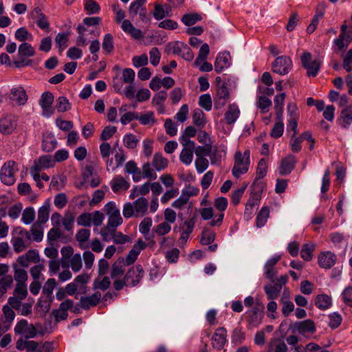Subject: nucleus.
<instances>
[{"instance_id": "34", "label": "nucleus", "mask_w": 352, "mask_h": 352, "mask_svg": "<svg viewBox=\"0 0 352 352\" xmlns=\"http://www.w3.org/2000/svg\"><path fill=\"white\" fill-rule=\"evenodd\" d=\"M172 9L169 5L165 4L162 6L158 3L155 4L153 17L160 21L166 16H170L171 15Z\"/></svg>"}, {"instance_id": "6", "label": "nucleus", "mask_w": 352, "mask_h": 352, "mask_svg": "<svg viewBox=\"0 0 352 352\" xmlns=\"http://www.w3.org/2000/svg\"><path fill=\"white\" fill-rule=\"evenodd\" d=\"M18 170L17 165L14 161L4 164L0 172V179L6 185H12L15 181V173Z\"/></svg>"}, {"instance_id": "24", "label": "nucleus", "mask_w": 352, "mask_h": 352, "mask_svg": "<svg viewBox=\"0 0 352 352\" xmlns=\"http://www.w3.org/2000/svg\"><path fill=\"white\" fill-rule=\"evenodd\" d=\"M280 259V256L279 255L270 258L267 261L264 266L265 276L273 283L275 282V278L277 274L274 267Z\"/></svg>"}, {"instance_id": "59", "label": "nucleus", "mask_w": 352, "mask_h": 352, "mask_svg": "<svg viewBox=\"0 0 352 352\" xmlns=\"http://www.w3.org/2000/svg\"><path fill=\"white\" fill-rule=\"evenodd\" d=\"M89 280V276L85 274L78 275L75 279L74 280V282L77 285V287L79 288V292L80 293H85L86 292V287L85 285Z\"/></svg>"}, {"instance_id": "49", "label": "nucleus", "mask_w": 352, "mask_h": 352, "mask_svg": "<svg viewBox=\"0 0 352 352\" xmlns=\"http://www.w3.org/2000/svg\"><path fill=\"white\" fill-rule=\"evenodd\" d=\"M285 99V94H278L274 98V108L276 111L277 118L283 117V104Z\"/></svg>"}, {"instance_id": "64", "label": "nucleus", "mask_w": 352, "mask_h": 352, "mask_svg": "<svg viewBox=\"0 0 352 352\" xmlns=\"http://www.w3.org/2000/svg\"><path fill=\"white\" fill-rule=\"evenodd\" d=\"M342 299L346 306L352 307V286H348L343 290Z\"/></svg>"}, {"instance_id": "28", "label": "nucleus", "mask_w": 352, "mask_h": 352, "mask_svg": "<svg viewBox=\"0 0 352 352\" xmlns=\"http://www.w3.org/2000/svg\"><path fill=\"white\" fill-rule=\"evenodd\" d=\"M15 285H27L28 275L27 271L17 264L12 265Z\"/></svg>"}, {"instance_id": "20", "label": "nucleus", "mask_w": 352, "mask_h": 352, "mask_svg": "<svg viewBox=\"0 0 352 352\" xmlns=\"http://www.w3.org/2000/svg\"><path fill=\"white\" fill-rule=\"evenodd\" d=\"M212 346L218 350L221 349L227 342V331L224 327H219L212 337Z\"/></svg>"}, {"instance_id": "22", "label": "nucleus", "mask_w": 352, "mask_h": 352, "mask_svg": "<svg viewBox=\"0 0 352 352\" xmlns=\"http://www.w3.org/2000/svg\"><path fill=\"white\" fill-rule=\"evenodd\" d=\"M296 163V157L292 155H289L280 162L278 172L280 175H289L294 168Z\"/></svg>"}, {"instance_id": "41", "label": "nucleus", "mask_w": 352, "mask_h": 352, "mask_svg": "<svg viewBox=\"0 0 352 352\" xmlns=\"http://www.w3.org/2000/svg\"><path fill=\"white\" fill-rule=\"evenodd\" d=\"M130 186V184L122 177H116L111 181V189L114 192L120 190H126Z\"/></svg>"}, {"instance_id": "5", "label": "nucleus", "mask_w": 352, "mask_h": 352, "mask_svg": "<svg viewBox=\"0 0 352 352\" xmlns=\"http://www.w3.org/2000/svg\"><path fill=\"white\" fill-rule=\"evenodd\" d=\"M179 141L183 146L179 155V160L184 164L188 166L193 160L195 142L185 137H180Z\"/></svg>"}, {"instance_id": "43", "label": "nucleus", "mask_w": 352, "mask_h": 352, "mask_svg": "<svg viewBox=\"0 0 352 352\" xmlns=\"http://www.w3.org/2000/svg\"><path fill=\"white\" fill-rule=\"evenodd\" d=\"M153 225V221L151 217H144L139 225V231L147 240L150 239V230Z\"/></svg>"}, {"instance_id": "17", "label": "nucleus", "mask_w": 352, "mask_h": 352, "mask_svg": "<svg viewBox=\"0 0 352 352\" xmlns=\"http://www.w3.org/2000/svg\"><path fill=\"white\" fill-rule=\"evenodd\" d=\"M74 302L72 299L67 298L63 300L59 305L58 308L53 310L52 315L56 321L66 320L68 316L67 311L74 307Z\"/></svg>"}, {"instance_id": "57", "label": "nucleus", "mask_w": 352, "mask_h": 352, "mask_svg": "<svg viewBox=\"0 0 352 352\" xmlns=\"http://www.w3.org/2000/svg\"><path fill=\"white\" fill-rule=\"evenodd\" d=\"M111 281L109 277L100 276L94 280V287L101 290H105L109 287Z\"/></svg>"}, {"instance_id": "18", "label": "nucleus", "mask_w": 352, "mask_h": 352, "mask_svg": "<svg viewBox=\"0 0 352 352\" xmlns=\"http://www.w3.org/2000/svg\"><path fill=\"white\" fill-rule=\"evenodd\" d=\"M55 166V161L52 155H43L34 160L31 170L40 172L42 170L52 168Z\"/></svg>"}, {"instance_id": "25", "label": "nucleus", "mask_w": 352, "mask_h": 352, "mask_svg": "<svg viewBox=\"0 0 352 352\" xmlns=\"http://www.w3.org/2000/svg\"><path fill=\"white\" fill-rule=\"evenodd\" d=\"M10 99L18 105H23L27 102L28 96L23 87L17 86L11 89Z\"/></svg>"}, {"instance_id": "55", "label": "nucleus", "mask_w": 352, "mask_h": 352, "mask_svg": "<svg viewBox=\"0 0 352 352\" xmlns=\"http://www.w3.org/2000/svg\"><path fill=\"white\" fill-rule=\"evenodd\" d=\"M264 290L269 300H274L278 297L280 288L277 285L269 284L264 287Z\"/></svg>"}, {"instance_id": "13", "label": "nucleus", "mask_w": 352, "mask_h": 352, "mask_svg": "<svg viewBox=\"0 0 352 352\" xmlns=\"http://www.w3.org/2000/svg\"><path fill=\"white\" fill-rule=\"evenodd\" d=\"M144 270L140 265H136L130 268L125 275L126 285L135 286L142 278Z\"/></svg>"}, {"instance_id": "52", "label": "nucleus", "mask_w": 352, "mask_h": 352, "mask_svg": "<svg viewBox=\"0 0 352 352\" xmlns=\"http://www.w3.org/2000/svg\"><path fill=\"white\" fill-rule=\"evenodd\" d=\"M56 282L54 278H49L45 283L42 289V294L47 298H52V294L54 288L56 287Z\"/></svg>"}, {"instance_id": "42", "label": "nucleus", "mask_w": 352, "mask_h": 352, "mask_svg": "<svg viewBox=\"0 0 352 352\" xmlns=\"http://www.w3.org/2000/svg\"><path fill=\"white\" fill-rule=\"evenodd\" d=\"M168 164V160L162 156L161 153H157L154 155L152 165L156 171H161L165 169Z\"/></svg>"}, {"instance_id": "50", "label": "nucleus", "mask_w": 352, "mask_h": 352, "mask_svg": "<svg viewBox=\"0 0 352 352\" xmlns=\"http://www.w3.org/2000/svg\"><path fill=\"white\" fill-rule=\"evenodd\" d=\"M35 219V210L32 207H28L22 212L21 221L25 225L31 224Z\"/></svg>"}, {"instance_id": "39", "label": "nucleus", "mask_w": 352, "mask_h": 352, "mask_svg": "<svg viewBox=\"0 0 352 352\" xmlns=\"http://www.w3.org/2000/svg\"><path fill=\"white\" fill-rule=\"evenodd\" d=\"M50 204V201H45L42 206L38 208L37 223L42 225L45 223L49 219Z\"/></svg>"}, {"instance_id": "62", "label": "nucleus", "mask_w": 352, "mask_h": 352, "mask_svg": "<svg viewBox=\"0 0 352 352\" xmlns=\"http://www.w3.org/2000/svg\"><path fill=\"white\" fill-rule=\"evenodd\" d=\"M153 230L157 235L164 236L170 232L171 226L164 221L155 226Z\"/></svg>"}, {"instance_id": "35", "label": "nucleus", "mask_w": 352, "mask_h": 352, "mask_svg": "<svg viewBox=\"0 0 352 352\" xmlns=\"http://www.w3.org/2000/svg\"><path fill=\"white\" fill-rule=\"evenodd\" d=\"M227 147L224 144H221L217 147H214L212 151L209 153L211 163L216 164L220 162L221 159L226 155Z\"/></svg>"}, {"instance_id": "31", "label": "nucleus", "mask_w": 352, "mask_h": 352, "mask_svg": "<svg viewBox=\"0 0 352 352\" xmlns=\"http://www.w3.org/2000/svg\"><path fill=\"white\" fill-rule=\"evenodd\" d=\"M294 327L300 333H314L316 331L315 324L310 319L297 322L294 324Z\"/></svg>"}, {"instance_id": "21", "label": "nucleus", "mask_w": 352, "mask_h": 352, "mask_svg": "<svg viewBox=\"0 0 352 352\" xmlns=\"http://www.w3.org/2000/svg\"><path fill=\"white\" fill-rule=\"evenodd\" d=\"M146 246L147 245L144 241H143L142 239H138L126 256V263L127 265L133 264L138 258V256L141 251L144 250Z\"/></svg>"}, {"instance_id": "56", "label": "nucleus", "mask_w": 352, "mask_h": 352, "mask_svg": "<svg viewBox=\"0 0 352 352\" xmlns=\"http://www.w3.org/2000/svg\"><path fill=\"white\" fill-rule=\"evenodd\" d=\"M315 250L314 243L305 244L301 250L300 256L305 261H310L313 257V252Z\"/></svg>"}, {"instance_id": "12", "label": "nucleus", "mask_w": 352, "mask_h": 352, "mask_svg": "<svg viewBox=\"0 0 352 352\" xmlns=\"http://www.w3.org/2000/svg\"><path fill=\"white\" fill-rule=\"evenodd\" d=\"M14 332L16 334L23 336L25 338H32L36 336L37 331L33 324H28L25 319H21L17 322L14 327Z\"/></svg>"}, {"instance_id": "51", "label": "nucleus", "mask_w": 352, "mask_h": 352, "mask_svg": "<svg viewBox=\"0 0 352 352\" xmlns=\"http://www.w3.org/2000/svg\"><path fill=\"white\" fill-rule=\"evenodd\" d=\"M14 36L16 40L23 43L25 41H32L33 39L32 34L24 27L17 29L15 32Z\"/></svg>"}, {"instance_id": "23", "label": "nucleus", "mask_w": 352, "mask_h": 352, "mask_svg": "<svg viewBox=\"0 0 352 352\" xmlns=\"http://www.w3.org/2000/svg\"><path fill=\"white\" fill-rule=\"evenodd\" d=\"M230 55L228 52L219 53L214 62V69L217 73L222 72L230 65Z\"/></svg>"}, {"instance_id": "61", "label": "nucleus", "mask_w": 352, "mask_h": 352, "mask_svg": "<svg viewBox=\"0 0 352 352\" xmlns=\"http://www.w3.org/2000/svg\"><path fill=\"white\" fill-rule=\"evenodd\" d=\"M321 63L322 62L320 59H314L311 64L305 68L307 75L309 76H316L320 70Z\"/></svg>"}, {"instance_id": "37", "label": "nucleus", "mask_w": 352, "mask_h": 352, "mask_svg": "<svg viewBox=\"0 0 352 352\" xmlns=\"http://www.w3.org/2000/svg\"><path fill=\"white\" fill-rule=\"evenodd\" d=\"M315 305L321 310H327L332 306V298L325 294H318L316 297Z\"/></svg>"}, {"instance_id": "30", "label": "nucleus", "mask_w": 352, "mask_h": 352, "mask_svg": "<svg viewBox=\"0 0 352 352\" xmlns=\"http://www.w3.org/2000/svg\"><path fill=\"white\" fill-rule=\"evenodd\" d=\"M32 16L36 19V25L42 30L48 31L50 23L47 16L41 12V9L36 8L32 12Z\"/></svg>"}, {"instance_id": "16", "label": "nucleus", "mask_w": 352, "mask_h": 352, "mask_svg": "<svg viewBox=\"0 0 352 352\" xmlns=\"http://www.w3.org/2000/svg\"><path fill=\"white\" fill-rule=\"evenodd\" d=\"M229 96L230 94L227 85L225 83L219 85L214 99V108L217 109L223 108L228 102Z\"/></svg>"}, {"instance_id": "14", "label": "nucleus", "mask_w": 352, "mask_h": 352, "mask_svg": "<svg viewBox=\"0 0 352 352\" xmlns=\"http://www.w3.org/2000/svg\"><path fill=\"white\" fill-rule=\"evenodd\" d=\"M352 41V27H349L346 24L341 26L340 34L338 38L334 40V43L340 50L346 47Z\"/></svg>"}, {"instance_id": "2", "label": "nucleus", "mask_w": 352, "mask_h": 352, "mask_svg": "<svg viewBox=\"0 0 352 352\" xmlns=\"http://www.w3.org/2000/svg\"><path fill=\"white\" fill-rule=\"evenodd\" d=\"M148 208V200L144 197H140L133 204L130 202L125 204L123 206L122 212L124 217L127 219L133 216L142 217L146 214Z\"/></svg>"}, {"instance_id": "4", "label": "nucleus", "mask_w": 352, "mask_h": 352, "mask_svg": "<svg viewBox=\"0 0 352 352\" xmlns=\"http://www.w3.org/2000/svg\"><path fill=\"white\" fill-rule=\"evenodd\" d=\"M29 238V233L25 229L21 227L16 228L11 241L14 250L18 253L23 251L27 247Z\"/></svg>"}, {"instance_id": "1", "label": "nucleus", "mask_w": 352, "mask_h": 352, "mask_svg": "<svg viewBox=\"0 0 352 352\" xmlns=\"http://www.w3.org/2000/svg\"><path fill=\"white\" fill-rule=\"evenodd\" d=\"M250 165V151L246 149L243 153L236 151L234 155V165L232 174L235 178L248 173Z\"/></svg>"}, {"instance_id": "44", "label": "nucleus", "mask_w": 352, "mask_h": 352, "mask_svg": "<svg viewBox=\"0 0 352 352\" xmlns=\"http://www.w3.org/2000/svg\"><path fill=\"white\" fill-rule=\"evenodd\" d=\"M270 216V209L267 206H263L259 211L256 219V225L258 228H261L265 225Z\"/></svg>"}, {"instance_id": "63", "label": "nucleus", "mask_w": 352, "mask_h": 352, "mask_svg": "<svg viewBox=\"0 0 352 352\" xmlns=\"http://www.w3.org/2000/svg\"><path fill=\"white\" fill-rule=\"evenodd\" d=\"M343 59V68L348 72L352 71V49L342 56Z\"/></svg>"}, {"instance_id": "45", "label": "nucleus", "mask_w": 352, "mask_h": 352, "mask_svg": "<svg viewBox=\"0 0 352 352\" xmlns=\"http://www.w3.org/2000/svg\"><path fill=\"white\" fill-rule=\"evenodd\" d=\"M339 122L342 128H347L352 122V111L349 108H344L341 111Z\"/></svg>"}, {"instance_id": "7", "label": "nucleus", "mask_w": 352, "mask_h": 352, "mask_svg": "<svg viewBox=\"0 0 352 352\" xmlns=\"http://www.w3.org/2000/svg\"><path fill=\"white\" fill-rule=\"evenodd\" d=\"M28 296V291L27 285H15L12 296L8 300V304L12 308H18Z\"/></svg>"}, {"instance_id": "58", "label": "nucleus", "mask_w": 352, "mask_h": 352, "mask_svg": "<svg viewBox=\"0 0 352 352\" xmlns=\"http://www.w3.org/2000/svg\"><path fill=\"white\" fill-rule=\"evenodd\" d=\"M267 171V160L264 158H262L259 160L257 168H256V179H261L263 178Z\"/></svg>"}, {"instance_id": "32", "label": "nucleus", "mask_w": 352, "mask_h": 352, "mask_svg": "<svg viewBox=\"0 0 352 352\" xmlns=\"http://www.w3.org/2000/svg\"><path fill=\"white\" fill-rule=\"evenodd\" d=\"M90 235L91 232L89 229L82 228L77 232L76 234V239L81 249L85 250L89 248L88 241L89 239Z\"/></svg>"}, {"instance_id": "40", "label": "nucleus", "mask_w": 352, "mask_h": 352, "mask_svg": "<svg viewBox=\"0 0 352 352\" xmlns=\"http://www.w3.org/2000/svg\"><path fill=\"white\" fill-rule=\"evenodd\" d=\"M57 144L55 137L51 133H45L43 135L42 148L44 151L50 152L53 151Z\"/></svg>"}, {"instance_id": "47", "label": "nucleus", "mask_w": 352, "mask_h": 352, "mask_svg": "<svg viewBox=\"0 0 352 352\" xmlns=\"http://www.w3.org/2000/svg\"><path fill=\"white\" fill-rule=\"evenodd\" d=\"M142 177L150 179L155 180L157 179V175L155 168H153L152 164L146 162L142 165Z\"/></svg>"}, {"instance_id": "53", "label": "nucleus", "mask_w": 352, "mask_h": 352, "mask_svg": "<svg viewBox=\"0 0 352 352\" xmlns=\"http://www.w3.org/2000/svg\"><path fill=\"white\" fill-rule=\"evenodd\" d=\"M69 266L74 272L80 270L82 266V257L80 254H72L69 258Z\"/></svg>"}, {"instance_id": "48", "label": "nucleus", "mask_w": 352, "mask_h": 352, "mask_svg": "<svg viewBox=\"0 0 352 352\" xmlns=\"http://www.w3.org/2000/svg\"><path fill=\"white\" fill-rule=\"evenodd\" d=\"M193 123L198 127H204L206 123L205 114L200 109H195L192 113Z\"/></svg>"}, {"instance_id": "15", "label": "nucleus", "mask_w": 352, "mask_h": 352, "mask_svg": "<svg viewBox=\"0 0 352 352\" xmlns=\"http://www.w3.org/2000/svg\"><path fill=\"white\" fill-rule=\"evenodd\" d=\"M14 309L10 305H4L3 307V318L0 322V334L7 331L11 327V324L15 318Z\"/></svg>"}, {"instance_id": "60", "label": "nucleus", "mask_w": 352, "mask_h": 352, "mask_svg": "<svg viewBox=\"0 0 352 352\" xmlns=\"http://www.w3.org/2000/svg\"><path fill=\"white\" fill-rule=\"evenodd\" d=\"M56 107L58 112L63 113L69 111L71 109V104L67 98L60 96L56 100Z\"/></svg>"}, {"instance_id": "11", "label": "nucleus", "mask_w": 352, "mask_h": 352, "mask_svg": "<svg viewBox=\"0 0 352 352\" xmlns=\"http://www.w3.org/2000/svg\"><path fill=\"white\" fill-rule=\"evenodd\" d=\"M263 308V304L257 302L255 306L247 311L248 321L251 327H256L262 322Z\"/></svg>"}, {"instance_id": "3", "label": "nucleus", "mask_w": 352, "mask_h": 352, "mask_svg": "<svg viewBox=\"0 0 352 352\" xmlns=\"http://www.w3.org/2000/svg\"><path fill=\"white\" fill-rule=\"evenodd\" d=\"M104 211L108 215L107 228H115L122 223L120 210L113 201H109L104 206Z\"/></svg>"}, {"instance_id": "9", "label": "nucleus", "mask_w": 352, "mask_h": 352, "mask_svg": "<svg viewBox=\"0 0 352 352\" xmlns=\"http://www.w3.org/2000/svg\"><path fill=\"white\" fill-rule=\"evenodd\" d=\"M292 68V61L291 58L286 56L278 57L272 63V71L280 75H285Z\"/></svg>"}, {"instance_id": "29", "label": "nucleus", "mask_w": 352, "mask_h": 352, "mask_svg": "<svg viewBox=\"0 0 352 352\" xmlns=\"http://www.w3.org/2000/svg\"><path fill=\"white\" fill-rule=\"evenodd\" d=\"M101 297V293L99 292L89 296H82L80 300V305L82 309H88L91 307L96 306L100 300Z\"/></svg>"}, {"instance_id": "46", "label": "nucleus", "mask_w": 352, "mask_h": 352, "mask_svg": "<svg viewBox=\"0 0 352 352\" xmlns=\"http://www.w3.org/2000/svg\"><path fill=\"white\" fill-rule=\"evenodd\" d=\"M18 53L21 57H32L35 54V50L30 43L23 42L19 45Z\"/></svg>"}, {"instance_id": "54", "label": "nucleus", "mask_w": 352, "mask_h": 352, "mask_svg": "<svg viewBox=\"0 0 352 352\" xmlns=\"http://www.w3.org/2000/svg\"><path fill=\"white\" fill-rule=\"evenodd\" d=\"M45 267L42 263H38L30 270V273L33 280H43V275L42 272L44 270Z\"/></svg>"}, {"instance_id": "26", "label": "nucleus", "mask_w": 352, "mask_h": 352, "mask_svg": "<svg viewBox=\"0 0 352 352\" xmlns=\"http://www.w3.org/2000/svg\"><path fill=\"white\" fill-rule=\"evenodd\" d=\"M146 0H134L131 2L129 6V14L133 17L137 14H139L141 19L143 20L146 18V9L144 5Z\"/></svg>"}, {"instance_id": "38", "label": "nucleus", "mask_w": 352, "mask_h": 352, "mask_svg": "<svg viewBox=\"0 0 352 352\" xmlns=\"http://www.w3.org/2000/svg\"><path fill=\"white\" fill-rule=\"evenodd\" d=\"M137 120L144 126H153L156 124L157 120L153 111H148L142 113L140 116L137 114Z\"/></svg>"}, {"instance_id": "27", "label": "nucleus", "mask_w": 352, "mask_h": 352, "mask_svg": "<svg viewBox=\"0 0 352 352\" xmlns=\"http://www.w3.org/2000/svg\"><path fill=\"white\" fill-rule=\"evenodd\" d=\"M336 256L331 252H322L318 256V264L324 269H330L336 262Z\"/></svg>"}, {"instance_id": "36", "label": "nucleus", "mask_w": 352, "mask_h": 352, "mask_svg": "<svg viewBox=\"0 0 352 352\" xmlns=\"http://www.w3.org/2000/svg\"><path fill=\"white\" fill-rule=\"evenodd\" d=\"M167 94L164 91L157 92L152 99V103L156 106L157 111L162 114L165 112L164 102L166 100Z\"/></svg>"}, {"instance_id": "8", "label": "nucleus", "mask_w": 352, "mask_h": 352, "mask_svg": "<svg viewBox=\"0 0 352 352\" xmlns=\"http://www.w3.org/2000/svg\"><path fill=\"white\" fill-rule=\"evenodd\" d=\"M214 205L219 212L215 214L214 219H212L209 225L212 227H219L224 218L223 211L226 210L228 207V200L223 197H218L214 200Z\"/></svg>"}, {"instance_id": "19", "label": "nucleus", "mask_w": 352, "mask_h": 352, "mask_svg": "<svg viewBox=\"0 0 352 352\" xmlns=\"http://www.w3.org/2000/svg\"><path fill=\"white\" fill-rule=\"evenodd\" d=\"M16 126V120L13 115H6L0 119V132L4 135L12 133Z\"/></svg>"}, {"instance_id": "10", "label": "nucleus", "mask_w": 352, "mask_h": 352, "mask_svg": "<svg viewBox=\"0 0 352 352\" xmlns=\"http://www.w3.org/2000/svg\"><path fill=\"white\" fill-rule=\"evenodd\" d=\"M53 102L54 96L51 92L45 91L42 94L38 104L42 109L41 114L43 117L50 118L54 114Z\"/></svg>"}, {"instance_id": "33", "label": "nucleus", "mask_w": 352, "mask_h": 352, "mask_svg": "<svg viewBox=\"0 0 352 352\" xmlns=\"http://www.w3.org/2000/svg\"><path fill=\"white\" fill-rule=\"evenodd\" d=\"M240 115V110L236 104L233 103L228 106L226 112L225 113V120L227 124H234Z\"/></svg>"}]
</instances>
